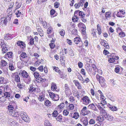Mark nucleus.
I'll list each match as a JSON object with an SVG mask.
<instances>
[{"label":"nucleus","mask_w":126,"mask_h":126,"mask_svg":"<svg viewBox=\"0 0 126 126\" xmlns=\"http://www.w3.org/2000/svg\"><path fill=\"white\" fill-rule=\"evenodd\" d=\"M106 117L105 118L110 121H112L113 120V117L110 115L108 114Z\"/></svg>","instance_id":"bb28decb"},{"label":"nucleus","mask_w":126,"mask_h":126,"mask_svg":"<svg viewBox=\"0 0 126 126\" xmlns=\"http://www.w3.org/2000/svg\"><path fill=\"white\" fill-rule=\"evenodd\" d=\"M119 36L120 37L123 38L125 36V34L124 32L121 31L119 33Z\"/></svg>","instance_id":"c9c22d12"},{"label":"nucleus","mask_w":126,"mask_h":126,"mask_svg":"<svg viewBox=\"0 0 126 126\" xmlns=\"http://www.w3.org/2000/svg\"><path fill=\"white\" fill-rule=\"evenodd\" d=\"M74 82L75 83V85L77 86L78 89H81V86L80 85V83L77 80H74Z\"/></svg>","instance_id":"a211bd4d"},{"label":"nucleus","mask_w":126,"mask_h":126,"mask_svg":"<svg viewBox=\"0 0 126 126\" xmlns=\"http://www.w3.org/2000/svg\"><path fill=\"white\" fill-rule=\"evenodd\" d=\"M109 108L111 110L113 111H117L118 110L117 107L115 106H111Z\"/></svg>","instance_id":"e433bc0d"},{"label":"nucleus","mask_w":126,"mask_h":126,"mask_svg":"<svg viewBox=\"0 0 126 126\" xmlns=\"http://www.w3.org/2000/svg\"><path fill=\"white\" fill-rule=\"evenodd\" d=\"M49 95L50 97L51 98H54V97H55V94L52 92H50Z\"/></svg>","instance_id":"4d7b16f0"},{"label":"nucleus","mask_w":126,"mask_h":126,"mask_svg":"<svg viewBox=\"0 0 126 126\" xmlns=\"http://www.w3.org/2000/svg\"><path fill=\"white\" fill-rule=\"evenodd\" d=\"M60 35L62 36H64L65 34V32L64 30H62L60 32Z\"/></svg>","instance_id":"774afa93"},{"label":"nucleus","mask_w":126,"mask_h":126,"mask_svg":"<svg viewBox=\"0 0 126 126\" xmlns=\"http://www.w3.org/2000/svg\"><path fill=\"white\" fill-rule=\"evenodd\" d=\"M8 22V20L5 19V18H1L0 19V24L1 25L3 24V23L5 25H6Z\"/></svg>","instance_id":"f8f14e48"},{"label":"nucleus","mask_w":126,"mask_h":126,"mask_svg":"<svg viewBox=\"0 0 126 126\" xmlns=\"http://www.w3.org/2000/svg\"><path fill=\"white\" fill-rule=\"evenodd\" d=\"M15 81L16 82H20V78L19 75H16L15 76Z\"/></svg>","instance_id":"393cba45"},{"label":"nucleus","mask_w":126,"mask_h":126,"mask_svg":"<svg viewBox=\"0 0 126 126\" xmlns=\"http://www.w3.org/2000/svg\"><path fill=\"white\" fill-rule=\"evenodd\" d=\"M69 114V112L66 110H64L63 111V114L64 115L67 116Z\"/></svg>","instance_id":"6e6d98bb"},{"label":"nucleus","mask_w":126,"mask_h":126,"mask_svg":"<svg viewBox=\"0 0 126 126\" xmlns=\"http://www.w3.org/2000/svg\"><path fill=\"white\" fill-rule=\"evenodd\" d=\"M79 14L80 16H81V18H84L85 15L83 12L82 11L79 12Z\"/></svg>","instance_id":"37998d69"},{"label":"nucleus","mask_w":126,"mask_h":126,"mask_svg":"<svg viewBox=\"0 0 126 126\" xmlns=\"http://www.w3.org/2000/svg\"><path fill=\"white\" fill-rule=\"evenodd\" d=\"M14 63L12 62H10L9 67V68L11 71H13L14 70Z\"/></svg>","instance_id":"6ab92c4d"},{"label":"nucleus","mask_w":126,"mask_h":126,"mask_svg":"<svg viewBox=\"0 0 126 126\" xmlns=\"http://www.w3.org/2000/svg\"><path fill=\"white\" fill-rule=\"evenodd\" d=\"M84 2V0H80L78 3H76L74 5L75 8H79L80 6H82Z\"/></svg>","instance_id":"0eeeda50"},{"label":"nucleus","mask_w":126,"mask_h":126,"mask_svg":"<svg viewBox=\"0 0 126 126\" xmlns=\"http://www.w3.org/2000/svg\"><path fill=\"white\" fill-rule=\"evenodd\" d=\"M79 117V114L77 112H75L73 116V117L75 119H77Z\"/></svg>","instance_id":"a19ab883"},{"label":"nucleus","mask_w":126,"mask_h":126,"mask_svg":"<svg viewBox=\"0 0 126 126\" xmlns=\"http://www.w3.org/2000/svg\"><path fill=\"white\" fill-rule=\"evenodd\" d=\"M17 44L18 46L22 48L25 47L26 46V44L23 42L21 41H17Z\"/></svg>","instance_id":"9d476101"},{"label":"nucleus","mask_w":126,"mask_h":126,"mask_svg":"<svg viewBox=\"0 0 126 126\" xmlns=\"http://www.w3.org/2000/svg\"><path fill=\"white\" fill-rule=\"evenodd\" d=\"M44 125L45 126H48L51 125L48 120H46L45 121Z\"/></svg>","instance_id":"a18cd8bd"},{"label":"nucleus","mask_w":126,"mask_h":126,"mask_svg":"<svg viewBox=\"0 0 126 126\" xmlns=\"http://www.w3.org/2000/svg\"><path fill=\"white\" fill-rule=\"evenodd\" d=\"M120 70V68L118 66H116L115 69V71L116 73H118L119 72Z\"/></svg>","instance_id":"13d9d810"},{"label":"nucleus","mask_w":126,"mask_h":126,"mask_svg":"<svg viewBox=\"0 0 126 126\" xmlns=\"http://www.w3.org/2000/svg\"><path fill=\"white\" fill-rule=\"evenodd\" d=\"M43 65H41L39 66L37 68L41 72H42L43 70Z\"/></svg>","instance_id":"680f3d73"},{"label":"nucleus","mask_w":126,"mask_h":126,"mask_svg":"<svg viewBox=\"0 0 126 126\" xmlns=\"http://www.w3.org/2000/svg\"><path fill=\"white\" fill-rule=\"evenodd\" d=\"M102 111V114L103 116H104L105 118L107 117V116L108 115V114L107 113V112L105 110H103L101 111Z\"/></svg>","instance_id":"72a5a7b5"},{"label":"nucleus","mask_w":126,"mask_h":126,"mask_svg":"<svg viewBox=\"0 0 126 126\" xmlns=\"http://www.w3.org/2000/svg\"><path fill=\"white\" fill-rule=\"evenodd\" d=\"M4 37L5 39L6 40L11 39L13 38V36L11 34H6Z\"/></svg>","instance_id":"4be33fe9"},{"label":"nucleus","mask_w":126,"mask_h":126,"mask_svg":"<svg viewBox=\"0 0 126 126\" xmlns=\"http://www.w3.org/2000/svg\"><path fill=\"white\" fill-rule=\"evenodd\" d=\"M74 105L72 104H70L69 106V108L70 110H73L74 108Z\"/></svg>","instance_id":"338daca9"},{"label":"nucleus","mask_w":126,"mask_h":126,"mask_svg":"<svg viewBox=\"0 0 126 126\" xmlns=\"http://www.w3.org/2000/svg\"><path fill=\"white\" fill-rule=\"evenodd\" d=\"M86 70L89 75H91L92 74V67L89 64L87 65L86 67Z\"/></svg>","instance_id":"9b49d317"},{"label":"nucleus","mask_w":126,"mask_h":126,"mask_svg":"<svg viewBox=\"0 0 126 126\" xmlns=\"http://www.w3.org/2000/svg\"><path fill=\"white\" fill-rule=\"evenodd\" d=\"M58 111L57 110H55L53 113L52 114V116L55 117H56L58 115Z\"/></svg>","instance_id":"de8ad7c7"},{"label":"nucleus","mask_w":126,"mask_h":126,"mask_svg":"<svg viewBox=\"0 0 126 126\" xmlns=\"http://www.w3.org/2000/svg\"><path fill=\"white\" fill-rule=\"evenodd\" d=\"M53 67V70L56 72L59 73V71H60V70H59V68L55 66Z\"/></svg>","instance_id":"5fc2aeb1"},{"label":"nucleus","mask_w":126,"mask_h":126,"mask_svg":"<svg viewBox=\"0 0 126 126\" xmlns=\"http://www.w3.org/2000/svg\"><path fill=\"white\" fill-rule=\"evenodd\" d=\"M51 88L52 90L55 91L57 88L56 84L54 83H52L51 84Z\"/></svg>","instance_id":"b1692460"},{"label":"nucleus","mask_w":126,"mask_h":126,"mask_svg":"<svg viewBox=\"0 0 126 126\" xmlns=\"http://www.w3.org/2000/svg\"><path fill=\"white\" fill-rule=\"evenodd\" d=\"M8 110L7 111V113L9 115L8 113L10 112L9 113H10V112H13L14 111L13 110L14 109V107L13 106L10 105H9L7 107Z\"/></svg>","instance_id":"6e6552de"},{"label":"nucleus","mask_w":126,"mask_h":126,"mask_svg":"<svg viewBox=\"0 0 126 126\" xmlns=\"http://www.w3.org/2000/svg\"><path fill=\"white\" fill-rule=\"evenodd\" d=\"M69 100L71 102H74L75 101V99L73 96H71L69 98Z\"/></svg>","instance_id":"8fccbe9b"},{"label":"nucleus","mask_w":126,"mask_h":126,"mask_svg":"<svg viewBox=\"0 0 126 126\" xmlns=\"http://www.w3.org/2000/svg\"><path fill=\"white\" fill-rule=\"evenodd\" d=\"M87 109V107L86 106H84L82 110V112H84L83 114L84 115H86L88 114V113L86 112Z\"/></svg>","instance_id":"c85d7f7f"},{"label":"nucleus","mask_w":126,"mask_h":126,"mask_svg":"<svg viewBox=\"0 0 126 126\" xmlns=\"http://www.w3.org/2000/svg\"><path fill=\"white\" fill-rule=\"evenodd\" d=\"M56 119L57 121L61 122L62 120V116L60 115H59L58 116H57L56 117Z\"/></svg>","instance_id":"2f4dec72"},{"label":"nucleus","mask_w":126,"mask_h":126,"mask_svg":"<svg viewBox=\"0 0 126 126\" xmlns=\"http://www.w3.org/2000/svg\"><path fill=\"white\" fill-rule=\"evenodd\" d=\"M55 97H54V98H52L53 100L55 101H57L59 100V96L58 95H56L55 94Z\"/></svg>","instance_id":"49530a36"},{"label":"nucleus","mask_w":126,"mask_h":126,"mask_svg":"<svg viewBox=\"0 0 126 126\" xmlns=\"http://www.w3.org/2000/svg\"><path fill=\"white\" fill-rule=\"evenodd\" d=\"M93 99H95V98L97 100H99V95L98 94H95V96H94V97L93 98Z\"/></svg>","instance_id":"e2e57ef3"},{"label":"nucleus","mask_w":126,"mask_h":126,"mask_svg":"<svg viewBox=\"0 0 126 126\" xmlns=\"http://www.w3.org/2000/svg\"><path fill=\"white\" fill-rule=\"evenodd\" d=\"M85 26L84 24L80 22L78 24V26L79 28H83V27Z\"/></svg>","instance_id":"09e8293b"},{"label":"nucleus","mask_w":126,"mask_h":126,"mask_svg":"<svg viewBox=\"0 0 126 126\" xmlns=\"http://www.w3.org/2000/svg\"><path fill=\"white\" fill-rule=\"evenodd\" d=\"M45 104L46 106H50L51 103L49 100H47L45 101Z\"/></svg>","instance_id":"4c0bfd02"},{"label":"nucleus","mask_w":126,"mask_h":126,"mask_svg":"<svg viewBox=\"0 0 126 126\" xmlns=\"http://www.w3.org/2000/svg\"><path fill=\"white\" fill-rule=\"evenodd\" d=\"M34 40L33 38H31L30 39V44L32 45H33L34 44Z\"/></svg>","instance_id":"603ef678"},{"label":"nucleus","mask_w":126,"mask_h":126,"mask_svg":"<svg viewBox=\"0 0 126 126\" xmlns=\"http://www.w3.org/2000/svg\"><path fill=\"white\" fill-rule=\"evenodd\" d=\"M74 42L75 44H78L81 41V39L78 37H76L74 39Z\"/></svg>","instance_id":"412c9836"},{"label":"nucleus","mask_w":126,"mask_h":126,"mask_svg":"<svg viewBox=\"0 0 126 126\" xmlns=\"http://www.w3.org/2000/svg\"><path fill=\"white\" fill-rule=\"evenodd\" d=\"M95 121L94 119H91L89 121V125H93L95 123Z\"/></svg>","instance_id":"58836bf2"},{"label":"nucleus","mask_w":126,"mask_h":126,"mask_svg":"<svg viewBox=\"0 0 126 126\" xmlns=\"http://www.w3.org/2000/svg\"><path fill=\"white\" fill-rule=\"evenodd\" d=\"M65 104L63 103H61L58 106L59 108L60 109L63 108Z\"/></svg>","instance_id":"052dcab7"},{"label":"nucleus","mask_w":126,"mask_h":126,"mask_svg":"<svg viewBox=\"0 0 126 126\" xmlns=\"http://www.w3.org/2000/svg\"><path fill=\"white\" fill-rule=\"evenodd\" d=\"M64 92L65 93L66 95L68 96H69L71 95L72 94V93L70 90H69L68 91H64Z\"/></svg>","instance_id":"473e14b6"},{"label":"nucleus","mask_w":126,"mask_h":126,"mask_svg":"<svg viewBox=\"0 0 126 126\" xmlns=\"http://www.w3.org/2000/svg\"><path fill=\"white\" fill-rule=\"evenodd\" d=\"M96 105L99 109L100 111H102L104 110L103 108H104V105L101 103H98L96 104Z\"/></svg>","instance_id":"ddd939ff"},{"label":"nucleus","mask_w":126,"mask_h":126,"mask_svg":"<svg viewBox=\"0 0 126 126\" xmlns=\"http://www.w3.org/2000/svg\"><path fill=\"white\" fill-rule=\"evenodd\" d=\"M9 113L10 112L8 113L9 115H12V116L15 117H18L19 116V113L17 112H15V111H14L13 112H11L10 113Z\"/></svg>","instance_id":"4468645a"},{"label":"nucleus","mask_w":126,"mask_h":126,"mask_svg":"<svg viewBox=\"0 0 126 126\" xmlns=\"http://www.w3.org/2000/svg\"><path fill=\"white\" fill-rule=\"evenodd\" d=\"M96 31L95 30H93L92 31V35L94 37H95L96 36Z\"/></svg>","instance_id":"0e129e2a"},{"label":"nucleus","mask_w":126,"mask_h":126,"mask_svg":"<svg viewBox=\"0 0 126 126\" xmlns=\"http://www.w3.org/2000/svg\"><path fill=\"white\" fill-rule=\"evenodd\" d=\"M28 57V55L26 53L22 52L19 56L20 59L21 61H24Z\"/></svg>","instance_id":"423d86ee"},{"label":"nucleus","mask_w":126,"mask_h":126,"mask_svg":"<svg viewBox=\"0 0 126 126\" xmlns=\"http://www.w3.org/2000/svg\"><path fill=\"white\" fill-rule=\"evenodd\" d=\"M24 79V81L26 83L29 84L31 82V78L30 76L25 78Z\"/></svg>","instance_id":"f3484780"},{"label":"nucleus","mask_w":126,"mask_h":126,"mask_svg":"<svg viewBox=\"0 0 126 126\" xmlns=\"http://www.w3.org/2000/svg\"><path fill=\"white\" fill-rule=\"evenodd\" d=\"M96 78L102 87H105L106 86L105 80L103 77L97 74L96 76Z\"/></svg>","instance_id":"f257e3e1"},{"label":"nucleus","mask_w":126,"mask_h":126,"mask_svg":"<svg viewBox=\"0 0 126 126\" xmlns=\"http://www.w3.org/2000/svg\"><path fill=\"white\" fill-rule=\"evenodd\" d=\"M33 75H34L35 78H36V81H37V79L40 76H41L40 75L38 72H34L33 74Z\"/></svg>","instance_id":"aec40b11"},{"label":"nucleus","mask_w":126,"mask_h":126,"mask_svg":"<svg viewBox=\"0 0 126 126\" xmlns=\"http://www.w3.org/2000/svg\"><path fill=\"white\" fill-rule=\"evenodd\" d=\"M21 74L22 76L24 78L28 77L29 76V74L24 70L22 71Z\"/></svg>","instance_id":"dca6fc26"},{"label":"nucleus","mask_w":126,"mask_h":126,"mask_svg":"<svg viewBox=\"0 0 126 126\" xmlns=\"http://www.w3.org/2000/svg\"><path fill=\"white\" fill-rule=\"evenodd\" d=\"M69 55L71 56L74 55V53L73 52V51L71 48L69 50Z\"/></svg>","instance_id":"bf43d9fd"},{"label":"nucleus","mask_w":126,"mask_h":126,"mask_svg":"<svg viewBox=\"0 0 126 126\" xmlns=\"http://www.w3.org/2000/svg\"><path fill=\"white\" fill-rule=\"evenodd\" d=\"M81 121L84 126H88L89 125V124H88V119L87 117L82 118L81 120Z\"/></svg>","instance_id":"39448f33"},{"label":"nucleus","mask_w":126,"mask_h":126,"mask_svg":"<svg viewBox=\"0 0 126 126\" xmlns=\"http://www.w3.org/2000/svg\"><path fill=\"white\" fill-rule=\"evenodd\" d=\"M35 88L33 87L32 86H30L29 88V92L32 93L33 92H34Z\"/></svg>","instance_id":"c756f323"},{"label":"nucleus","mask_w":126,"mask_h":126,"mask_svg":"<svg viewBox=\"0 0 126 126\" xmlns=\"http://www.w3.org/2000/svg\"><path fill=\"white\" fill-rule=\"evenodd\" d=\"M12 53L11 52H8L5 54V56L6 57L9 58H12Z\"/></svg>","instance_id":"a878e982"},{"label":"nucleus","mask_w":126,"mask_h":126,"mask_svg":"<svg viewBox=\"0 0 126 126\" xmlns=\"http://www.w3.org/2000/svg\"><path fill=\"white\" fill-rule=\"evenodd\" d=\"M118 56H114L109 58L108 61L110 63H113L114 64H117L118 63L117 60L119 59Z\"/></svg>","instance_id":"7ed1b4c3"},{"label":"nucleus","mask_w":126,"mask_h":126,"mask_svg":"<svg viewBox=\"0 0 126 126\" xmlns=\"http://www.w3.org/2000/svg\"><path fill=\"white\" fill-rule=\"evenodd\" d=\"M81 100L83 101V103L85 105H88L91 102L89 98L87 96H83Z\"/></svg>","instance_id":"20e7f679"},{"label":"nucleus","mask_w":126,"mask_h":126,"mask_svg":"<svg viewBox=\"0 0 126 126\" xmlns=\"http://www.w3.org/2000/svg\"><path fill=\"white\" fill-rule=\"evenodd\" d=\"M20 115L21 118L25 121L26 122H29V118L26 113L21 112H20Z\"/></svg>","instance_id":"f03ea898"},{"label":"nucleus","mask_w":126,"mask_h":126,"mask_svg":"<svg viewBox=\"0 0 126 126\" xmlns=\"http://www.w3.org/2000/svg\"><path fill=\"white\" fill-rule=\"evenodd\" d=\"M81 28L82 34H85L86 33L85 30L86 29L85 26L83 28L82 27Z\"/></svg>","instance_id":"864d4df0"},{"label":"nucleus","mask_w":126,"mask_h":126,"mask_svg":"<svg viewBox=\"0 0 126 126\" xmlns=\"http://www.w3.org/2000/svg\"><path fill=\"white\" fill-rule=\"evenodd\" d=\"M105 16L106 19L110 17L111 16V12L110 11L106 12L105 13Z\"/></svg>","instance_id":"5701e85b"},{"label":"nucleus","mask_w":126,"mask_h":126,"mask_svg":"<svg viewBox=\"0 0 126 126\" xmlns=\"http://www.w3.org/2000/svg\"><path fill=\"white\" fill-rule=\"evenodd\" d=\"M17 86L19 88L22 89L23 87V85L22 83H18L17 84Z\"/></svg>","instance_id":"79ce46f5"},{"label":"nucleus","mask_w":126,"mask_h":126,"mask_svg":"<svg viewBox=\"0 0 126 126\" xmlns=\"http://www.w3.org/2000/svg\"><path fill=\"white\" fill-rule=\"evenodd\" d=\"M10 94L9 92H5L3 96L5 98H8V99H9V98H12V97L10 96Z\"/></svg>","instance_id":"2eb2a0df"},{"label":"nucleus","mask_w":126,"mask_h":126,"mask_svg":"<svg viewBox=\"0 0 126 126\" xmlns=\"http://www.w3.org/2000/svg\"><path fill=\"white\" fill-rule=\"evenodd\" d=\"M1 66L2 67L5 66L7 64V62L4 60H2L1 61Z\"/></svg>","instance_id":"7c9ffc66"},{"label":"nucleus","mask_w":126,"mask_h":126,"mask_svg":"<svg viewBox=\"0 0 126 126\" xmlns=\"http://www.w3.org/2000/svg\"><path fill=\"white\" fill-rule=\"evenodd\" d=\"M88 108L95 111L97 110V109L93 103L89 104L88 106Z\"/></svg>","instance_id":"1a4fd4ad"},{"label":"nucleus","mask_w":126,"mask_h":126,"mask_svg":"<svg viewBox=\"0 0 126 126\" xmlns=\"http://www.w3.org/2000/svg\"><path fill=\"white\" fill-rule=\"evenodd\" d=\"M2 51L3 54H4L8 51V49L6 47H5L4 48L3 47V48H2Z\"/></svg>","instance_id":"3c124183"},{"label":"nucleus","mask_w":126,"mask_h":126,"mask_svg":"<svg viewBox=\"0 0 126 126\" xmlns=\"http://www.w3.org/2000/svg\"><path fill=\"white\" fill-rule=\"evenodd\" d=\"M59 5L60 3L59 2H56L54 3V7L56 8H58L59 7Z\"/></svg>","instance_id":"69168bd1"},{"label":"nucleus","mask_w":126,"mask_h":126,"mask_svg":"<svg viewBox=\"0 0 126 126\" xmlns=\"http://www.w3.org/2000/svg\"><path fill=\"white\" fill-rule=\"evenodd\" d=\"M104 120V117L103 116H101L98 117L97 118V120L100 122H102Z\"/></svg>","instance_id":"cd10ccee"},{"label":"nucleus","mask_w":126,"mask_h":126,"mask_svg":"<svg viewBox=\"0 0 126 126\" xmlns=\"http://www.w3.org/2000/svg\"><path fill=\"white\" fill-rule=\"evenodd\" d=\"M5 79L2 77H1L0 78V84L5 83Z\"/></svg>","instance_id":"f704fd0d"},{"label":"nucleus","mask_w":126,"mask_h":126,"mask_svg":"<svg viewBox=\"0 0 126 126\" xmlns=\"http://www.w3.org/2000/svg\"><path fill=\"white\" fill-rule=\"evenodd\" d=\"M79 10H77L74 13V18H76L77 19H78V17L77 16V15L78 14H79Z\"/></svg>","instance_id":"c03bdc74"},{"label":"nucleus","mask_w":126,"mask_h":126,"mask_svg":"<svg viewBox=\"0 0 126 126\" xmlns=\"http://www.w3.org/2000/svg\"><path fill=\"white\" fill-rule=\"evenodd\" d=\"M77 29H73L72 30L71 33L73 35H75L77 34Z\"/></svg>","instance_id":"ea45409f"}]
</instances>
